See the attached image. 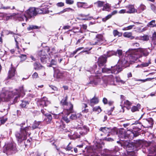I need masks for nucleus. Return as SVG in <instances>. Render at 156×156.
I'll return each mask as SVG.
<instances>
[{
  "label": "nucleus",
  "mask_w": 156,
  "mask_h": 156,
  "mask_svg": "<svg viewBox=\"0 0 156 156\" xmlns=\"http://www.w3.org/2000/svg\"><path fill=\"white\" fill-rule=\"evenodd\" d=\"M80 135L78 134V133L76 132H74V133L71 135L70 137V139H71L75 140L76 139L79 138L80 137Z\"/></svg>",
  "instance_id": "40"
},
{
  "label": "nucleus",
  "mask_w": 156,
  "mask_h": 156,
  "mask_svg": "<svg viewBox=\"0 0 156 156\" xmlns=\"http://www.w3.org/2000/svg\"><path fill=\"white\" fill-rule=\"evenodd\" d=\"M15 69L14 68H11L9 71L8 78L9 79H10L14 76L15 74Z\"/></svg>",
  "instance_id": "26"
},
{
  "label": "nucleus",
  "mask_w": 156,
  "mask_h": 156,
  "mask_svg": "<svg viewBox=\"0 0 156 156\" xmlns=\"http://www.w3.org/2000/svg\"><path fill=\"white\" fill-rule=\"evenodd\" d=\"M144 122L147 125V126H151L154 124L153 120L151 118H148L144 119Z\"/></svg>",
  "instance_id": "23"
},
{
  "label": "nucleus",
  "mask_w": 156,
  "mask_h": 156,
  "mask_svg": "<svg viewBox=\"0 0 156 156\" xmlns=\"http://www.w3.org/2000/svg\"><path fill=\"white\" fill-rule=\"evenodd\" d=\"M110 128V133L112 134H117L118 133L117 129L116 128H114L113 129H111Z\"/></svg>",
  "instance_id": "48"
},
{
  "label": "nucleus",
  "mask_w": 156,
  "mask_h": 156,
  "mask_svg": "<svg viewBox=\"0 0 156 156\" xmlns=\"http://www.w3.org/2000/svg\"><path fill=\"white\" fill-rule=\"evenodd\" d=\"M57 123V126L58 127V128L60 131H66L65 129V126L62 122H61L59 124V123Z\"/></svg>",
  "instance_id": "24"
},
{
  "label": "nucleus",
  "mask_w": 156,
  "mask_h": 156,
  "mask_svg": "<svg viewBox=\"0 0 156 156\" xmlns=\"http://www.w3.org/2000/svg\"><path fill=\"white\" fill-rule=\"evenodd\" d=\"M30 126L25 127L24 129L20 128V131L15 132V135L17 141L20 143H21L23 141L26 140L28 135L29 136L30 133L29 131L31 129Z\"/></svg>",
  "instance_id": "4"
},
{
  "label": "nucleus",
  "mask_w": 156,
  "mask_h": 156,
  "mask_svg": "<svg viewBox=\"0 0 156 156\" xmlns=\"http://www.w3.org/2000/svg\"><path fill=\"white\" fill-rule=\"evenodd\" d=\"M41 28L40 27H39L36 25H30L27 28V30L28 31H30L32 30L35 29H39Z\"/></svg>",
  "instance_id": "34"
},
{
  "label": "nucleus",
  "mask_w": 156,
  "mask_h": 156,
  "mask_svg": "<svg viewBox=\"0 0 156 156\" xmlns=\"http://www.w3.org/2000/svg\"><path fill=\"white\" fill-rule=\"evenodd\" d=\"M37 104L39 106L43 108L49 104L50 102L48 100L47 98L43 97L38 101Z\"/></svg>",
  "instance_id": "14"
},
{
  "label": "nucleus",
  "mask_w": 156,
  "mask_h": 156,
  "mask_svg": "<svg viewBox=\"0 0 156 156\" xmlns=\"http://www.w3.org/2000/svg\"><path fill=\"white\" fill-rule=\"evenodd\" d=\"M33 65L34 66V69L36 70L41 69L44 67V66L40 63H38L36 62L34 63Z\"/></svg>",
  "instance_id": "32"
},
{
  "label": "nucleus",
  "mask_w": 156,
  "mask_h": 156,
  "mask_svg": "<svg viewBox=\"0 0 156 156\" xmlns=\"http://www.w3.org/2000/svg\"><path fill=\"white\" fill-rule=\"evenodd\" d=\"M112 16V15L109 14L105 17L103 18L102 19V20L103 22H105L107 20L110 18Z\"/></svg>",
  "instance_id": "56"
},
{
  "label": "nucleus",
  "mask_w": 156,
  "mask_h": 156,
  "mask_svg": "<svg viewBox=\"0 0 156 156\" xmlns=\"http://www.w3.org/2000/svg\"><path fill=\"white\" fill-rule=\"evenodd\" d=\"M152 42L154 45H156V33L154 32L152 37Z\"/></svg>",
  "instance_id": "44"
},
{
  "label": "nucleus",
  "mask_w": 156,
  "mask_h": 156,
  "mask_svg": "<svg viewBox=\"0 0 156 156\" xmlns=\"http://www.w3.org/2000/svg\"><path fill=\"white\" fill-rule=\"evenodd\" d=\"M67 98L68 97L66 96L61 100V103L63 105L67 106L66 109L65 110H67V112L69 111V112H73V105L71 103L67 102Z\"/></svg>",
  "instance_id": "12"
},
{
  "label": "nucleus",
  "mask_w": 156,
  "mask_h": 156,
  "mask_svg": "<svg viewBox=\"0 0 156 156\" xmlns=\"http://www.w3.org/2000/svg\"><path fill=\"white\" fill-rule=\"evenodd\" d=\"M90 82L88 83L93 86H95L102 84L104 83L103 78H102L101 75H96L93 77H90L89 78Z\"/></svg>",
  "instance_id": "6"
},
{
  "label": "nucleus",
  "mask_w": 156,
  "mask_h": 156,
  "mask_svg": "<svg viewBox=\"0 0 156 156\" xmlns=\"http://www.w3.org/2000/svg\"><path fill=\"white\" fill-rule=\"evenodd\" d=\"M89 130V128L86 126H84L80 127V130L79 131V133L80 135L83 136L87 134Z\"/></svg>",
  "instance_id": "20"
},
{
  "label": "nucleus",
  "mask_w": 156,
  "mask_h": 156,
  "mask_svg": "<svg viewBox=\"0 0 156 156\" xmlns=\"http://www.w3.org/2000/svg\"><path fill=\"white\" fill-rule=\"evenodd\" d=\"M29 102L26 100L23 101L22 103L20 104V106L23 108H27L29 105Z\"/></svg>",
  "instance_id": "31"
},
{
  "label": "nucleus",
  "mask_w": 156,
  "mask_h": 156,
  "mask_svg": "<svg viewBox=\"0 0 156 156\" xmlns=\"http://www.w3.org/2000/svg\"><path fill=\"white\" fill-rule=\"evenodd\" d=\"M16 16L17 17V20L19 21H23L24 20V19L23 17V15L21 14H19V13H17L16 14Z\"/></svg>",
  "instance_id": "46"
},
{
  "label": "nucleus",
  "mask_w": 156,
  "mask_h": 156,
  "mask_svg": "<svg viewBox=\"0 0 156 156\" xmlns=\"http://www.w3.org/2000/svg\"><path fill=\"white\" fill-rule=\"evenodd\" d=\"M104 38L102 34L97 35L95 38L91 41L90 42V44L91 45H100L103 43Z\"/></svg>",
  "instance_id": "11"
},
{
  "label": "nucleus",
  "mask_w": 156,
  "mask_h": 156,
  "mask_svg": "<svg viewBox=\"0 0 156 156\" xmlns=\"http://www.w3.org/2000/svg\"><path fill=\"white\" fill-rule=\"evenodd\" d=\"M92 72H94L96 74L101 75L102 73H111V69H108L106 67V66L100 67L97 68V65L96 64L94 65L92 67Z\"/></svg>",
  "instance_id": "8"
},
{
  "label": "nucleus",
  "mask_w": 156,
  "mask_h": 156,
  "mask_svg": "<svg viewBox=\"0 0 156 156\" xmlns=\"http://www.w3.org/2000/svg\"><path fill=\"white\" fill-rule=\"evenodd\" d=\"M125 8L127 9V13L131 14L136 12V9L135 8L134 5H129Z\"/></svg>",
  "instance_id": "17"
},
{
  "label": "nucleus",
  "mask_w": 156,
  "mask_h": 156,
  "mask_svg": "<svg viewBox=\"0 0 156 156\" xmlns=\"http://www.w3.org/2000/svg\"><path fill=\"white\" fill-rule=\"evenodd\" d=\"M129 140L132 139L134 137H136L139 135V133L135 131L132 132L129 131Z\"/></svg>",
  "instance_id": "28"
},
{
  "label": "nucleus",
  "mask_w": 156,
  "mask_h": 156,
  "mask_svg": "<svg viewBox=\"0 0 156 156\" xmlns=\"http://www.w3.org/2000/svg\"><path fill=\"white\" fill-rule=\"evenodd\" d=\"M69 119L72 120H75L79 118L78 114L75 113L71 114L69 116Z\"/></svg>",
  "instance_id": "33"
},
{
  "label": "nucleus",
  "mask_w": 156,
  "mask_h": 156,
  "mask_svg": "<svg viewBox=\"0 0 156 156\" xmlns=\"http://www.w3.org/2000/svg\"><path fill=\"white\" fill-rule=\"evenodd\" d=\"M98 102V100L97 98L94 97L90 100V105L91 106H92L96 104H97Z\"/></svg>",
  "instance_id": "30"
},
{
  "label": "nucleus",
  "mask_w": 156,
  "mask_h": 156,
  "mask_svg": "<svg viewBox=\"0 0 156 156\" xmlns=\"http://www.w3.org/2000/svg\"><path fill=\"white\" fill-rule=\"evenodd\" d=\"M0 9H5V10L8 9H15V7L14 6H13L12 7V8H11V7L10 6H3V5H1V7L0 8Z\"/></svg>",
  "instance_id": "50"
},
{
  "label": "nucleus",
  "mask_w": 156,
  "mask_h": 156,
  "mask_svg": "<svg viewBox=\"0 0 156 156\" xmlns=\"http://www.w3.org/2000/svg\"><path fill=\"white\" fill-rule=\"evenodd\" d=\"M104 3V2L101 1H98L96 2V3L98 5V6L99 7L103 6Z\"/></svg>",
  "instance_id": "55"
},
{
  "label": "nucleus",
  "mask_w": 156,
  "mask_h": 156,
  "mask_svg": "<svg viewBox=\"0 0 156 156\" xmlns=\"http://www.w3.org/2000/svg\"><path fill=\"white\" fill-rule=\"evenodd\" d=\"M151 9L154 13H156V6L152 4L151 5Z\"/></svg>",
  "instance_id": "58"
},
{
  "label": "nucleus",
  "mask_w": 156,
  "mask_h": 156,
  "mask_svg": "<svg viewBox=\"0 0 156 156\" xmlns=\"http://www.w3.org/2000/svg\"><path fill=\"white\" fill-rule=\"evenodd\" d=\"M41 121L37 122L35 121L32 126L33 129H34L37 128L39 125L41 123Z\"/></svg>",
  "instance_id": "43"
},
{
  "label": "nucleus",
  "mask_w": 156,
  "mask_h": 156,
  "mask_svg": "<svg viewBox=\"0 0 156 156\" xmlns=\"http://www.w3.org/2000/svg\"><path fill=\"white\" fill-rule=\"evenodd\" d=\"M77 5L78 8H83L85 9L89 8L91 7V5H89L87 3L85 2H77Z\"/></svg>",
  "instance_id": "22"
},
{
  "label": "nucleus",
  "mask_w": 156,
  "mask_h": 156,
  "mask_svg": "<svg viewBox=\"0 0 156 156\" xmlns=\"http://www.w3.org/2000/svg\"><path fill=\"white\" fill-rule=\"evenodd\" d=\"M72 112H69V111L67 112V110H64L62 112V119L65 121L66 123H68L70 122V119L67 117L70 113H72Z\"/></svg>",
  "instance_id": "18"
},
{
  "label": "nucleus",
  "mask_w": 156,
  "mask_h": 156,
  "mask_svg": "<svg viewBox=\"0 0 156 156\" xmlns=\"http://www.w3.org/2000/svg\"><path fill=\"white\" fill-rule=\"evenodd\" d=\"M54 76L57 79L61 78L63 76V73L60 70L57 68H54Z\"/></svg>",
  "instance_id": "21"
},
{
  "label": "nucleus",
  "mask_w": 156,
  "mask_h": 156,
  "mask_svg": "<svg viewBox=\"0 0 156 156\" xmlns=\"http://www.w3.org/2000/svg\"><path fill=\"white\" fill-rule=\"evenodd\" d=\"M109 5L108 4H106L103 5V7L102 9V10L103 11H108L109 8Z\"/></svg>",
  "instance_id": "54"
},
{
  "label": "nucleus",
  "mask_w": 156,
  "mask_h": 156,
  "mask_svg": "<svg viewBox=\"0 0 156 156\" xmlns=\"http://www.w3.org/2000/svg\"><path fill=\"white\" fill-rule=\"evenodd\" d=\"M45 49L41 50L38 52V56L40 57L41 62L44 64L50 62V58L46 52Z\"/></svg>",
  "instance_id": "10"
},
{
  "label": "nucleus",
  "mask_w": 156,
  "mask_h": 156,
  "mask_svg": "<svg viewBox=\"0 0 156 156\" xmlns=\"http://www.w3.org/2000/svg\"><path fill=\"white\" fill-rule=\"evenodd\" d=\"M45 117L44 120L46 121L47 123H50L52 119V115L51 114H45Z\"/></svg>",
  "instance_id": "29"
},
{
  "label": "nucleus",
  "mask_w": 156,
  "mask_h": 156,
  "mask_svg": "<svg viewBox=\"0 0 156 156\" xmlns=\"http://www.w3.org/2000/svg\"><path fill=\"white\" fill-rule=\"evenodd\" d=\"M19 57L21 58L22 61H24L27 58V55H21Z\"/></svg>",
  "instance_id": "59"
},
{
  "label": "nucleus",
  "mask_w": 156,
  "mask_h": 156,
  "mask_svg": "<svg viewBox=\"0 0 156 156\" xmlns=\"http://www.w3.org/2000/svg\"><path fill=\"white\" fill-rule=\"evenodd\" d=\"M48 6L47 5H44L42 6L41 8H37V11L38 14H44L49 13V11L48 10Z\"/></svg>",
  "instance_id": "15"
},
{
  "label": "nucleus",
  "mask_w": 156,
  "mask_h": 156,
  "mask_svg": "<svg viewBox=\"0 0 156 156\" xmlns=\"http://www.w3.org/2000/svg\"><path fill=\"white\" fill-rule=\"evenodd\" d=\"M56 5L58 7H62L64 5V3L62 2H59L56 4Z\"/></svg>",
  "instance_id": "63"
},
{
  "label": "nucleus",
  "mask_w": 156,
  "mask_h": 156,
  "mask_svg": "<svg viewBox=\"0 0 156 156\" xmlns=\"http://www.w3.org/2000/svg\"><path fill=\"white\" fill-rule=\"evenodd\" d=\"M124 104L127 106V108L130 106L132 104V103L129 102V101L128 100H126L124 101ZM127 109H129L128 108H127Z\"/></svg>",
  "instance_id": "52"
},
{
  "label": "nucleus",
  "mask_w": 156,
  "mask_h": 156,
  "mask_svg": "<svg viewBox=\"0 0 156 156\" xmlns=\"http://www.w3.org/2000/svg\"><path fill=\"white\" fill-rule=\"evenodd\" d=\"M70 11H73L74 9L70 8H67L64 9L62 10L58 14H61L65 12H69Z\"/></svg>",
  "instance_id": "42"
},
{
  "label": "nucleus",
  "mask_w": 156,
  "mask_h": 156,
  "mask_svg": "<svg viewBox=\"0 0 156 156\" xmlns=\"http://www.w3.org/2000/svg\"><path fill=\"white\" fill-rule=\"evenodd\" d=\"M65 149L66 151H71V152H73V148L70 143H69L66 147L65 148Z\"/></svg>",
  "instance_id": "45"
},
{
  "label": "nucleus",
  "mask_w": 156,
  "mask_h": 156,
  "mask_svg": "<svg viewBox=\"0 0 156 156\" xmlns=\"http://www.w3.org/2000/svg\"><path fill=\"white\" fill-rule=\"evenodd\" d=\"M149 52L146 49L139 48L137 49H129L126 52V57L129 58L130 62H136L138 59L142 56L148 55Z\"/></svg>",
  "instance_id": "1"
},
{
  "label": "nucleus",
  "mask_w": 156,
  "mask_h": 156,
  "mask_svg": "<svg viewBox=\"0 0 156 156\" xmlns=\"http://www.w3.org/2000/svg\"><path fill=\"white\" fill-rule=\"evenodd\" d=\"M129 131H126L124 130H120L119 131L118 136L120 140L124 141L122 143V146L123 148H126L129 150H131L133 149V145L129 142L127 140L125 141L124 139H129Z\"/></svg>",
  "instance_id": "3"
},
{
  "label": "nucleus",
  "mask_w": 156,
  "mask_h": 156,
  "mask_svg": "<svg viewBox=\"0 0 156 156\" xmlns=\"http://www.w3.org/2000/svg\"><path fill=\"white\" fill-rule=\"evenodd\" d=\"M140 105L139 104H138L136 106H134L132 107L131 108V111L132 112H134L136 111H138L140 109Z\"/></svg>",
  "instance_id": "35"
},
{
  "label": "nucleus",
  "mask_w": 156,
  "mask_h": 156,
  "mask_svg": "<svg viewBox=\"0 0 156 156\" xmlns=\"http://www.w3.org/2000/svg\"><path fill=\"white\" fill-rule=\"evenodd\" d=\"M146 8V7L144 5L141 4L136 9V12L140 13L145 10Z\"/></svg>",
  "instance_id": "25"
},
{
  "label": "nucleus",
  "mask_w": 156,
  "mask_h": 156,
  "mask_svg": "<svg viewBox=\"0 0 156 156\" xmlns=\"http://www.w3.org/2000/svg\"><path fill=\"white\" fill-rule=\"evenodd\" d=\"M113 34L115 37L118 36V37H121L122 35V33L119 32L117 30H114L113 31Z\"/></svg>",
  "instance_id": "49"
},
{
  "label": "nucleus",
  "mask_w": 156,
  "mask_h": 156,
  "mask_svg": "<svg viewBox=\"0 0 156 156\" xmlns=\"http://www.w3.org/2000/svg\"><path fill=\"white\" fill-rule=\"evenodd\" d=\"M123 35L125 37L130 38L132 39L134 38V37L132 36V33L130 32H125L123 34Z\"/></svg>",
  "instance_id": "41"
},
{
  "label": "nucleus",
  "mask_w": 156,
  "mask_h": 156,
  "mask_svg": "<svg viewBox=\"0 0 156 156\" xmlns=\"http://www.w3.org/2000/svg\"><path fill=\"white\" fill-rule=\"evenodd\" d=\"M80 16L82 17H86L85 18L82 19V20H90L93 18L92 16H89V14L87 15H85L83 14H80Z\"/></svg>",
  "instance_id": "39"
},
{
  "label": "nucleus",
  "mask_w": 156,
  "mask_h": 156,
  "mask_svg": "<svg viewBox=\"0 0 156 156\" xmlns=\"http://www.w3.org/2000/svg\"><path fill=\"white\" fill-rule=\"evenodd\" d=\"M38 14L37 11V8L30 7L25 12L23 15L26 20L27 21L28 19H30Z\"/></svg>",
  "instance_id": "9"
},
{
  "label": "nucleus",
  "mask_w": 156,
  "mask_h": 156,
  "mask_svg": "<svg viewBox=\"0 0 156 156\" xmlns=\"http://www.w3.org/2000/svg\"><path fill=\"white\" fill-rule=\"evenodd\" d=\"M107 58L105 54L101 56L98 59V67L106 66V63L107 61Z\"/></svg>",
  "instance_id": "13"
},
{
  "label": "nucleus",
  "mask_w": 156,
  "mask_h": 156,
  "mask_svg": "<svg viewBox=\"0 0 156 156\" xmlns=\"http://www.w3.org/2000/svg\"><path fill=\"white\" fill-rule=\"evenodd\" d=\"M103 140L105 141H109V142H112L114 140L111 137H105L103 139Z\"/></svg>",
  "instance_id": "60"
},
{
  "label": "nucleus",
  "mask_w": 156,
  "mask_h": 156,
  "mask_svg": "<svg viewBox=\"0 0 156 156\" xmlns=\"http://www.w3.org/2000/svg\"><path fill=\"white\" fill-rule=\"evenodd\" d=\"M31 139H28L24 143L26 146H30L31 144Z\"/></svg>",
  "instance_id": "61"
},
{
  "label": "nucleus",
  "mask_w": 156,
  "mask_h": 156,
  "mask_svg": "<svg viewBox=\"0 0 156 156\" xmlns=\"http://www.w3.org/2000/svg\"><path fill=\"white\" fill-rule=\"evenodd\" d=\"M99 130L105 133H110L109 128L106 127H101L99 129Z\"/></svg>",
  "instance_id": "38"
},
{
  "label": "nucleus",
  "mask_w": 156,
  "mask_h": 156,
  "mask_svg": "<svg viewBox=\"0 0 156 156\" xmlns=\"http://www.w3.org/2000/svg\"><path fill=\"white\" fill-rule=\"evenodd\" d=\"M93 110L94 111L96 112L99 113L101 111V109L99 106L95 107L93 108Z\"/></svg>",
  "instance_id": "51"
},
{
  "label": "nucleus",
  "mask_w": 156,
  "mask_h": 156,
  "mask_svg": "<svg viewBox=\"0 0 156 156\" xmlns=\"http://www.w3.org/2000/svg\"><path fill=\"white\" fill-rule=\"evenodd\" d=\"M134 143L138 145H142L144 143V141L141 140H134Z\"/></svg>",
  "instance_id": "47"
},
{
  "label": "nucleus",
  "mask_w": 156,
  "mask_h": 156,
  "mask_svg": "<svg viewBox=\"0 0 156 156\" xmlns=\"http://www.w3.org/2000/svg\"><path fill=\"white\" fill-rule=\"evenodd\" d=\"M84 48L83 47H80V48H77V49H76L72 53V54L73 55H75V54H76L77 52L80 51V50H81L82 49H83Z\"/></svg>",
  "instance_id": "57"
},
{
  "label": "nucleus",
  "mask_w": 156,
  "mask_h": 156,
  "mask_svg": "<svg viewBox=\"0 0 156 156\" xmlns=\"http://www.w3.org/2000/svg\"><path fill=\"white\" fill-rule=\"evenodd\" d=\"M151 151L153 154L156 156V146L153 147Z\"/></svg>",
  "instance_id": "64"
},
{
  "label": "nucleus",
  "mask_w": 156,
  "mask_h": 156,
  "mask_svg": "<svg viewBox=\"0 0 156 156\" xmlns=\"http://www.w3.org/2000/svg\"><path fill=\"white\" fill-rule=\"evenodd\" d=\"M148 25L151 27H156V24H155V21L154 20H152L148 23Z\"/></svg>",
  "instance_id": "53"
},
{
  "label": "nucleus",
  "mask_w": 156,
  "mask_h": 156,
  "mask_svg": "<svg viewBox=\"0 0 156 156\" xmlns=\"http://www.w3.org/2000/svg\"><path fill=\"white\" fill-rule=\"evenodd\" d=\"M135 39H136L146 41H147L149 40V37L148 35H144L143 36H140L139 37H136Z\"/></svg>",
  "instance_id": "27"
},
{
  "label": "nucleus",
  "mask_w": 156,
  "mask_h": 156,
  "mask_svg": "<svg viewBox=\"0 0 156 156\" xmlns=\"http://www.w3.org/2000/svg\"><path fill=\"white\" fill-rule=\"evenodd\" d=\"M103 81L104 83L106 84L109 82H113L114 84L115 78L112 75H110L108 76H105L103 78Z\"/></svg>",
  "instance_id": "16"
},
{
  "label": "nucleus",
  "mask_w": 156,
  "mask_h": 156,
  "mask_svg": "<svg viewBox=\"0 0 156 156\" xmlns=\"http://www.w3.org/2000/svg\"><path fill=\"white\" fill-rule=\"evenodd\" d=\"M3 151L8 155L15 153L17 151L16 144L12 143L8 144L4 147Z\"/></svg>",
  "instance_id": "7"
},
{
  "label": "nucleus",
  "mask_w": 156,
  "mask_h": 156,
  "mask_svg": "<svg viewBox=\"0 0 156 156\" xmlns=\"http://www.w3.org/2000/svg\"><path fill=\"white\" fill-rule=\"evenodd\" d=\"M124 59V60H123V59L120 60V61L121 62V66L119 65H116L113 67H111V73L117 74L122 70V67H126L129 66V65H127V64L129 63V61L127 60L128 58H127V59H126L125 58Z\"/></svg>",
  "instance_id": "5"
},
{
  "label": "nucleus",
  "mask_w": 156,
  "mask_h": 156,
  "mask_svg": "<svg viewBox=\"0 0 156 156\" xmlns=\"http://www.w3.org/2000/svg\"><path fill=\"white\" fill-rule=\"evenodd\" d=\"M82 112L84 113H87L89 111V109L86 108L87 107V105L86 104L83 103L82 104Z\"/></svg>",
  "instance_id": "37"
},
{
  "label": "nucleus",
  "mask_w": 156,
  "mask_h": 156,
  "mask_svg": "<svg viewBox=\"0 0 156 156\" xmlns=\"http://www.w3.org/2000/svg\"><path fill=\"white\" fill-rule=\"evenodd\" d=\"M104 152L103 154L105 156H116V151H110L105 149Z\"/></svg>",
  "instance_id": "19"
},
{
  "label": "nucleus",
  "mask_w": 156,
  "mask_h": 156,
  "mask_svg": "<svg viewBox=\"0 0 156 156\" xmlns=\"http://www.w3.org/2000/svg\"><path fill=\"white\" fill-rule=\"evenodd\" d=\"M106 55V57L107 58L108 57H110L113 55H116L117 52L114 51H109L107 53Z\"/></svg>",
  "instance_id": "36"
},
{
  "label": "nucleus",
  "mask_w": 156,
  "mask_h": 156,
  "mask_svg": "<svg viewBox=\"0 0 156 156\" xmlns=\"http://www.w3.org/2000/svg\"><path fill=\"white\" fill-rule=\"evenodd\" d=\"M74 2V1L73 0H66V3L67 4L72 5Z\"/></svg>",
  "instance_id": "62"
},
{
  "label": "nucleus",
  "mask_w": 156,
  "mask_h": 156,
  "mask_svg": "<svg viewBox=\"0 0 156 156\" xmlns=\"http://www.w3.org/2000/svg\"><path fill=\"white\" fill-rule=\"evenodd\" d=\"M21 94H24V91L22 86L19 87L18 90L16 89L14 91H6L5 92H2L0 94V100L1 101H7L9 98H12L14 95L17 94L15 98L20 97Z\"/></svg>",
  "instance_id": "2"
}]
</instances>
